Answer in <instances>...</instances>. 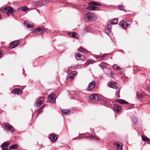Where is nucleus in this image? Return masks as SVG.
<instances>
[{
  "instance_id": "obj_1",
  "label": "nucleus",
  "mask_w": 150,
  "mask_h": 150,
  "mask_svg": "<svg viewBox=\"0 0 150 150\" xmlns=\"http://www.w3.org/2000/svg\"><path fill=\"white\" fill-rule=\"evenodd\" d=\"M87 18L89 22H94L97 19V17L96 15L93 13H90L87 14Z\"/></svg>"
},
{
  "instance_id": "obj_2",
  "label": "nucleus",
  "mask_w": 150,
  "mask_h": 150,
  "mask_svg": "<svg viewBox=\"0 0 150 150\" xmlns=\"http://www.w3.org/2000/svg\"><path fill=\"white\" fill-rule=\"evenodd\" d=\"M1 10L4 13L7 12V15L8 16L14 12L13 8L10 6L5 7L4 8H2Z\"/></svg>"
},
{
  "instance_id": "obj_3",
  "label": "nucleus",
  "mask_w": 150,
  "mask_h": 150,
  "mask_svg": "<svg viewBox=\"0 0 150 150\" xmlns=\"http://www.w3.org/2000/svg\"><path fill=\"white\" fill-rule=\"evenodd\" d=\"M47 102L50 103H54L56 100V95L54 93H51L48 98Z\"/></svg>"
},
{
  "instance_id": "obj_4",
  "label": "nucleus",
  "mask_w": 150,
  "mask_h": 150,
  "mask_svg": "<svg viewBox=\"0 0 150 150\" xmlns=\"http://www.w3.org/2000/svg\"><path fill=\"white\" fill-rule=\"evenodd\" d=\"M46 29L45 28L43 27H40L35 29L33 31V33H38L40 34H42L45 32Z\"/></svg>"
},
{
  "instance_id": "obj_5",
  "label": "nucleus",
  "mask_w": 150,
  "mask_h": 150,
  "mask_svg": "<svg viewBox=\"0 0 150 150\" xmlns=\"http://www.w3.org/2000/svg\"><path fill=\"white\" fill-rule=\"evenodd\" d=\"M44 101V98L43 97H39L36 101L35 103V107H38L40 106Z\"/></svg>"
},
{
  "instance_id": "obj_6",
  "label": "nucleus",
  "mask_w": 150,
  "mask_h": 150,
  "mask_svg": "<svg viewBox=\"0 0 150 150\" xmlns=\"http://www.w3.org/2000/svg\"><path fill=\"white\" fill-rule=\"evenodd\" d=\"M4 125L5 128L11 132H13L15 131V129L13 127L8 123H4Z\"/></svg>"
},
{
  "instance_id": "obj_7",
  "label": "nucleus",
  "mask_w": 150,
  "mask_h": 150,
  "mask_svg": "<svg viewBox=\"0 0 150 150\" xmlns=\"http://www.w3.org/2000/svg\"><path fill=\"white\" fill-rule=\"evenodd\" d=\"M89 98L91 100H99L100 99V97L98 94L94 93L90 95Z\"/></svg>"
},
{
  "instance_id": "obj_8",
  "label": "nucleus",
  "mask_w": 150,
  "mask_h": 150,
  "mask_svg": "<svg viewBox=\"0 0 150 150\" xmlns=\"http://www.w3.org/2000/svg\"><path fill=\"white\" fill-rule=\"evenodd\" d=\"M19 41L18 40H15L9 44L10 47L13 49L17 47L18 45Z\"/></svg>"
},
{
  "instance_id": "obj_9",
  "label": "nucleus",
  "mask_w": 150,
  "mask_h": 150,
  "mask_svg": "<svg viewBox=\"0 0 150 150\" xmlns=\"http://www.w3.org/2000/svg\"><path fill=\"white\" fill-rule=\"evenodd\" d=\"M119 25L121 26L123 29H126L129 26V24L127 23L126 22L122 21L120 23Z\"/></svg>"
},
{
  "instance_id": "obj_10",
  "label": "nucleus",
  "mask_w": 150,
  "mask_h": 150,
  "mask_svg": "<svg viewBox=\"0 0 150 150\" xmlns=\"http://www.w3.org/2000/svg\"><path fill=\"white\" fill-rule=\"evenodd\" d=\"M96 82L95 81H92V82L89 83V85L87 88V90L90 91L93 89L95 86V84Z\"/></svg>"
},
{
  "instance_id": "obj_11",
  "label": "nucleus",
  "mask_w": 150,
  "mask_h": 150,
  "mask_svg": "<svg viewBox=\"0 0 150 150\" xmlns=\"http://www.w3.org/2000/svg\"><path fill=\"white\" fill-rule=\"evenodd\" d=\"M58 135H56L55 134H51L49 137V138L51 140L52 142H54L57 139Z\"/></svg>"
},
{
  "instance_id": "obj_12",
  "label": "nucleus",
  "mask_w": 150,
  "mask_h": 150,
  "mask_svg": "<svg viewBox=\"0 0 150 150\" xmlns=\"http://www.w3.org/2000/svg\"><path fill=\"white\" fill-rule=\"evenodd\" d=\"M24 24L25 26H26L28 28H31V29H32L34 28L33 24L30 23L29 22H28L27 21H25Z\"/></svg>"
},
{
  "instance_id": "obj_13",
  "label": "nucleus",
  "mask_w": 150,
  "mask_h": 150,
  "mask_svg": "<svg viewBox=\"0 0 150 150\" xmlns=\"http://www.w3.org/2000/svg\"><path fill=\"white\" fill-rule=\"evenodd\" d=\"M114 111L116 113H118L122 110L121 107L119 105L116 104L114 105Z\"/></svg>"
},
{
  "instance_id": "obj_14",
  "label": "nucleus",
  "mask_w": 150,
  "mask_h": 150,
  "mask_svg": "<svg viewBox=\"0 0 150 150\" xmlns=\"http://www.w3.org/2000/svg\"><path fill=\"white\" fill-rule=\"evenodd\" d=\"M23 93L22 90L20 88H16L14 89L12 91V93H14L17 94H21Z\"/></svg>"
},
{
  "instance_id": "obj_15",
  "label": "nucleus",
  "mask_w": 150,
  "mask_h": 150,
  "mask_svg": "<svg viewBox=\"0 0 150 150\" xmlns=\"http://www.w3.org/2000/svg\"><path fill=\"white\" fill-rule=\"evenodd\" d=\"M9 143L7 142H5L1 145V150H9L7 148L9 146Z\"/></svg>"
},
{
  "instance_id": "obj_16",
  "label": "nucleus",
  "mask_w": 150,
  "mask_h": 150,
  "mask_svg": "<svg viewBox=\"0 0 150 150\" xmlns=\"http://www.w3.org/2000/svg\"><path fill=\"white\" fill-rule=\"evenodd\" d=\"M67 34L69 35L71 37L78 39L79 38V36L78 34L76 33L72 32L71 33H68Z\"/></svg>"
},
{
  "instance_id": "obj_17",
  "label": "nucleus",
  "mask_w": 150,
  "mask_h": 150,
  "mask_svg": "<svg viewBox=\"0 0 150 150\" xmlns=\"http://www.w3.org/2000/svg\"><path fill=\"white\" fill-rule=\"evenodd\" d=\"M111 25L108 24L107 25L105 30V33L108 35H109V33H110L111 31Z\"/></svg>"
},
{
  "instance_id": "obj_18",
  "label": "nucleus",
  "mask_w": 150,
  "mask_h": 150,
  "mask_svg": "<svg viewBox=\"0 0 150 150\" xmlns=\"http://www.w3.org/2000/svg\"><path fill=\"white\" fill-rule=\"evenodd\" d=\"M87 9L90 11H98L99 10L98 7L94 6H89L87 7Z\"/></svg>"
},
{
  "instance_id": "obj_19",
  "label": "nucleus",
  "mask_w": 150,
  "mask_h": 150,
  "mask_svg": "<svg viewBox=\"0 0 150 150\" xmlns=\"http://www.w3.org/2000/svg\"><path fill=\"white\" fill-rule=\"evenodd\" d=\"M115 145L116 146L117 149V150H122V145L117 142L114 143Z\"/></svg>"
},
{
  "instance_id": "obj_20",
  "label": "nucleus",
  "mask_w": 150,
  "mask_h": 150,
  "mask_svg": "<svg viewBox=\"0 0 150 150\" xmlns=\"http://www.w3.org/2000/svg\"><path fill=\"white\" fill-rule=\"evenodd\" d=\"M62 113L65 115H69L70 113L71 110L69 109H63L61 110Z\"/></svg>"
},
{
  "instance_id": "obj_21",
  "label": "nucleus",
  "mask_w": 150,
  "mask_h": 150,
  "mask_svg": "<svg viewBox=\"0 0 150 150\" xmlns=\"http://www.w3.org/2000/svg\"><path fill=\"white\" fill-rule=\"evenodd\" d=\"M75 57L76 59L78 60H80L82 59V57L83 56H82L79 53H77L75 54Z\"/></svg>"
},
{
  "instance_id": "obj_22",
  "label": "nucleus",
  "mask_w": 150,
  "mask_h": 150,
  "mask_svg": "<svg viewBox=\"0 0 150 150\" xmlns=\"http://www.w3.org/2000/svg\"><path fill=\"white\" fill-rule=\"evenodd\" d=\"M116 101L118 103H120L121 104H127L128 103V102L122 99H118L116 100Z\"/></svg>"
},
{
  "instance_id": "obj_23",
  "label": "nucleus",
  "mask_w": 150,
  "mask_h": 150,
  "mask_svg": "<svg viewBox=\"0 0 150 150\" xmlns=\"http://www.w3.org/2000/svg\"><path fill=\"white\" fill-rule=\"evenodd\" d=\"M108 65L105 62H103L101 64L99 65L102 69H103L104 68H106L107 65Z\"/></svg>"
},
{
  "instance_id": "obj_24",
  "label": "nucleus",
  "mask_w": 150,
  "mask_h": 150,
  "mask_svg": "<svg viewBox=\"0 0 150 150\" xmlns=\"http://www.w3.org/2000/svg\"><path fill=\"white\" fill-rule=\"evenodd\" d=\"M109 85L110 87L111 88L115 89H117V87L116 86V84L113 82H110L109 83Z\"/></svg>"
},
{
  "instance_id": "obj_25",
  "label": "nucleus",
  "mask_w": 150,
  "mask_h": 150,
  "mask_svg": "<svg viewBox=\"0 0 150 150\" xmlns=\"http://www.w3.org/2000/svg\"><path fill=\"white\" fill-rule=\"evenodd\" d=\"M104 71L105 73L109 76H112V75H113L112 73L110 71L109 69H107L106 70H105Z\"/></svg>"
},
{
  "instance_id": "obj_26",
  "label": "nucleus",
  "mask_w": 150,
  "mask_h": 150,
  "mask_svg": "<svg viewBox=\"0 0 150 150\" xmlns=\"http://www.w3.org/2000/svg\"><path fill=\"white\" fill-rule=\"evenodd\" d=\"M90 4L91 5H95L96 6H100L101 5V3L98 2L91 1L90 3Z\"/></svg>"
},
{
  "instance_id": "obj_27",
  "label": "nucleus",
  "mask_w": 150,
  "mask_h": 150,
  "mask_svg": "<svg viewBox=\"0 0 150 150\" xmlns=\"http://www.w3.org/2000/svg\"><path fill=\"white\" fill-rule=\"evenodd\" d=\"M18 145L17 144H15L11 146L9 149V150L11 149H16Z\"/></svg>"
},
{
  "instance_id": "obj_28",
  "label": "nucleus",
  "mask_w": 150,
  "mask_h": 150,
  "mask_svg": "<svg viewBox=\"0 0 150 150\" xmlns=\"http://www.w3.org/2000/svg\"><path fill=\"white\" fill-rule=\"evenodd\" d=\"M70 95L71 97H72V98H74L76 96V92L75 91H71L69 92Z\"/></svg>"
},
{
  "instance_id": "obj_29",
  "label": "nucleus",
  "mask_w": 150,
  "mask_h": 150,
  "mask_svg": "<svg viewBox=\"0 0 150 150\" xmlns=\"http://www.w3.org/2000/svg\"><path fill=\"white\" fill-rule=\"evenodd\" d=\"M113 68L114 69L117 71H120L121 70L120 68L115 64L113 65Z\"/></svg>"
},
{
  "instance_id": "obj_30",
  "label": "nucleus",
  "mask_w": 150,
  "mask_h": 150,
  "mask_svg": "<svg viewBox=\"0 0 150 150\" xmlns=\"http://www.w3.org/2000/svg\"><path fill=\"white\" fill-rule=\"evenodd\" d=\"M96 62V61L93 60H88L86 63V65H88L90 64H93Z\"/></svg>"
},
{
  "instance_id": "obj_31",
  "label": "nucleus",
  "mask_w": 150,
  "mask_h": 150,
  "mask_svg": "<svg viewBox=\"0 0 150 150\" xmlns=\"http://www.w3.org/2000/svg\"><path fill=\"white\" fill-rule=\"evenodd\" d=\"M74 78L73 76L71 74V73L69 74L67 77V79L70 80H72Z\"/></svg>"
},
{
  "instance_id": "obj_32",
  "label": "nucleus",
  "mask_w": 150,
  "mask_h": 150,
  "mask_svg": "<svg viewBox=\"0 0 150 150\" xmlns=\"http://www.w3.org/2000/svg\"><path fill=\"white\" fill-rule=\"evenodd\" d=\"M46 0H40L37 2L39 3V5L40 6L44 4L45 2L46 3Z\"/></svg>"
},
{
  "instance_id": "obj_33",
  "label": "nucleus",
  "mask_w": 150,
  "mask_h": 150,
  "mask_svg": "<svg viewBox=\"0 0 150 150\" xmlns=\"http://www.w3.org/2000/svg\"><path fill=\"white\" fill-rule=\"evenodd\" d=\"M118 8L120 10L124 11L125 10V6L122 5H120L118 6Z\"/></svg>"
},
{
  "instance_id": "obj_34",
  "label": "nucleus",
  "mask_w": 150,
  "mask_h": 150,
  "mask_svg": "<svg viewBox=\"0 0 150 150\" xmlns=\"http://www.w3.org/2000/svg\"><path fill=\"white\" fill-rule=\"evenodd\" d=\"M142 140L144 141L145 142L146 141H149L150 142V140L148 138H147L146 137H143V136H142Z\"/></svg>"
},
{
  "instance_id": "obj_35",
  "label": "nucleus",
  "mask_w": 150,
  "mask_h": 150,
  "mask_svg": "<svg viewBox=\"0 0 150 150\" xmlns=\"http://www.w3.org/2000/svg\"><path fill=\"white\" fill-rule=\"evenodd\" d=\"M78 51L83 52H86V50L82 47H80L78 50Z\"/></svg>"
},
{
  "instance_id": "obj_36",
  "label": "nucleus",
  "mask_w": 150,
  "mask_h": 150,
  "mask_svg": "<svg viewBox=\"0 0 150 150\" xmlns=\"http://www.w3.org/2000/svg\"><path fill=\"white\" fill-rule=\"evenodd\" d=\"M84 30L85 32H89L91 30V28L89 27H87L85 28Z\"/></svg>"
},
{
  "instance_id": "obj_37",
  "label": "nucleus",
  "mask_w": 150,
  "mask_h": 150,
  "mask_svg": "<svg viewBox=\"0 0 150 150\" xmlns=\"http://www.w3.org/2000/svg\"><path fill=\"white\" fill-rule=\"evenodd\" d=\"M117 18H114L111 23V24H116L117 23Z\"/></svg>"
},
{
  "instance_id": "obj_38",
  "label": "nucleus",
  "mask_w": 150,
  "mask_h": 150,
  "mask_svg": "<svg viewBox=\"0 0 150 150\" xmlns=\"http://www.w3.org/2000/svg\"><path fill=\"white\" fill-rule=\"evenodd\" d=\"M83 137L84 138H88L91 139H96V137L92 135L90 136H84Z\"/></svg>"
},
{
  "instance_id": "obj_39",
  "label": "nucleus",
  "mask_w": 150,
  "mask_h": 150,
  "mask_svg": "<svg viewBox=\"0 0 150 150\" xmlns=\"http://www.w3.org/2000/svg\"><path fill=\"white\" fill-rule=\"evenodd\" d=\"M132 120L134 125L136 123L137 121V119L136 117H134L132 118Z\"/></svg>"
},
{
  "instance_id": "obj_40",
  "label": "nucleus",
  "mask_w": 150,
  "mask_h": 150,
  "mask_svg": "<svg viewBox=\"0 0 150 150\" xmlns=\"http://www.w3.org/2000/svg\"><path fill=\"white\" fill-rule=\"evenodd\" d=\"M45 105L43 106L42 107H41L38 110V112L39 113H40L42 111V109L44 108V106H45Z\"/></svg>"
},
{
  "instance_id": "obj_41",
  "label": "nucleus",
  "mask_w": 150,
  "mask_h": 150,
  "mask_svg": "<svg viewBox=\"0 0 150 150\" xmlns=\"http://www.w3.org/2000/svg\"><path fill=\"white\" fill-rule=\"evenodd\" d=\"M138 98L139 99H140L141 98H143L144 97V95L143 94H141L140 95H138L137 93V94Z\"/></svg>"
},
{
  "instance_id": "obj_42",
  "label": "nucleus",
  "mask_w": 150,
  "mask_h": 150,
  "mask_svg": "<svg viewBox=\"0 0 150 150\" xmlns=\"http://www.w3.org/2000/svg\"><path fill=\"white\" fill-rule=\"evenodd\" d=\"M119 93L120 91L119 90L116 91V95H117V96L118 98H120V97Z\"/></svg>"
},
{
  "instance_id": "obj_43",
  "label": "nucleus",
  "mask_w": 150,
  "mask_h": 150,
  "mask_svg": "<svg viewBox=\"0 0 150 150\" xmlns=\"http://www.w3.org/2000/svg\"><path fill=\"white\" fill-rule=\"evenodd\" d=\"M77 74V72L75 71H72L71 73V74L72 75V76H73L74 77Z\"/></svg>"
},
{
  "instance_id": "obj_44",
  "label": "nucleus",
  "mask_w": 150,
  "mask_h": 150,
  "mask_svg": "<svg viewBox=\"0 0 150 150\" xmlns=\"http://www.w3.org/2000/svg\"><path fill=\"white\" fill-rule=\"evenodd\" d=\"M28 8L26 6H24L21 8V9L24 11H26L27 10Z\"/></svg>"
},
{
  "instance_id": "obj_45",
  "label": "nucleus",
  "mask_w": 150,
  "mask_h": 150,
  "mask_svg": "<svg viewBox=\"0 0 150 150\" xmlns=\"http://www.w3.org/2000/svg\"><path fill=\"white\" fill-rule=\"evenodd\" d=\"M93 56L95 58H96V59H98L100 57V56H98L96 54H94Z\"/></svg>"
},
{
  "instance_id": "obj_46",
  "label": "nucleus",
  "mask_w": 150,
  "mask_h": 150,
  "mask_svg": "<svg viewBox=\"0 0 150 150\" xmlns=\"http://www.w3.org/2000/svg\"><path fill=\"white\" fill-rule=\"evenodd\" d=\"M81 137H80V136H79L78 137H76L74 138V139H81Z\"/></svg>"
},
{
  "instance_id": "obj_47",
  "label": "nucleus",
  "mask_w": 150,
  "mask_h": 150,
  "mask_svg": "<svg viewBox=\"0 0 150 150\" xmlns=\"http://www.w3.org/2000/svg\"><path fill=\"white\" fill-rule=\"evenodd\" d=\"M2 53L1 51L0 50V58H1L2 57Z\"/></svg>"
},
{
  "instance_id": "obj_48",
  "label": "nucleus",
  "mask_w": 150,
  "mask_h": 150,
  "mask_svg": "<svg viewBox=\"0 0 150 150\" xmlns=\"http://www.w3.org/2000/svg\"><path fill=\"white\" fill-rule=\"evenodd\" d=\"M106 55V54H103L102 56H100V57H102L103 58H104L105 57Z\"/></svg>"
},
{
  "instance_id": "obj_49",
  "label": "nucleus",
  "mask_w": 150,
  "mask_h": 150,
  "mask_svg": "<svg viewBox=\"0 0 150 150\" xmlns=\"http://www.w3.org/2000/svg\"><path fill=\"white\" fill-rule=\"evenodd\" d=\"M100 57L99 58H100V59H104L102 57H100Z\"/></svg>"
},
{
  "instance_id": "obj_50",
  "label": "nucleus",
  "mask_w": 150,
  "mask_h": 150,
  "mask_svg": "<svg viewBox=\"0 0 150 150\" xmlns=\"http://www.w3.org/2000/svg\"><path fill=\"white\" fill-rule=\"evenodd\" d=\"M107 99H106V100H104V102L105 103H107Z\"/></svg>"
},
{
  "instance_id": "obj_51",
  "label": "nucleus",
  "mask_w": 150,
  "mask_h": 150,
  "mask_svg": "<svg viewBox=\"0 0 150 150\" xmlns=\"http://www.w3.org/2000/svg\"><path fill=\"white\" fill-rule=\"evenodd\" d=\"M1 18V15H0V18Z\"/></svg>"
},
{
  "instance_id": "obj_52",
  "label": "nucleus",
  "mask_w": 150,
  "mask_h": 150,
  "mask_svg": "<svg viewBox=\"0 0 150 150\" xmlns=\"http://www.w3.org/2000/svg\"><path fill=\"white\" fill-rule=\"evenodd\" d=\"M96 139H97V140H99V139L98 138H97Z\"/></svg>"
}]
</instances>
